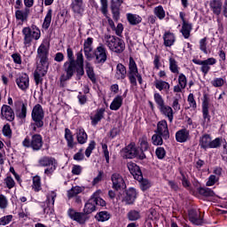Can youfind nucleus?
Returning <instances> with one entry per match:
<instances>
[{
    "instance_id": "obj_5",
    "label": "nucleus",
    "mask_w": 227,
    "mask_h": 227,
    "mask_svg": "<svg viewBox=\"0 0 227 227\" xmlns=\"http://www.w3.org/2000/svg\"><path fill=\"white\" fill-rule=\"evenodd\" d=\"M23 35V43L25 47H31V43H33V40H40V36H42V32L40 28L35 25L31 27H26L22 29Z\"/></svg>"
},
{
    "instance_id": "obj_60",
    "label": "nucleus",
    "mask_w": 227,
    "mask_h": 227,
    "mask_svg": "<svg viewBox=\"0 0 227 227\" xmlns=\"http://www.w3.org/2000/svg\"><path fill=\"white\" fill-rule=\"evenodd\" d=\"M0 208L1 210L8 208V198L3 194H0Z\"/></svg>"
},
{
    "instance_id": "obj_33",
    "label": "nucleus",
    "mask_w": 227,
    "mask_h": 227,
    "mask_svg": "<svg viewBox=\"0 0 227 227\" xmlns=\"http://www.w3.org/2000/svg\"><path fill=\"white\" fill-rule=\"evenodd\" d=\"M123 106V96H116L110 104L111 111H118Z\"/></svg>"
},
{
    "instance_id": "obj_6",
    "label": "nucleus",
    "mask_w": 227,
    "mask_h": 227,
    "mask_svg": "<svg viewBox=\"0 0 227 227\" xmlns=\"http://www.w3.org/2000/svg\"><path fill=\"white\" fill-rule=\"evenodd\" d=\"M128 168L135 180H137V182L140 183V188L143 191H147V189H150V187H152V184H150V181H148V179L143 178V172H141V168H139V166H137L136 163L129 162L128 163Z\"/></svg>"
},
{
    "instance_id": "obj_53",
    "label": "nucleus",
    "mask_w": 227,
    "mask_h": 227,
    "mask_svg": "<svg viewBox=\"0 0 227 227\" xmlns=\"http://www.w3.org/2000/svg\"><path fill=\"white\" fill-rule=\"evenodd\" d=\"M211 84L214 88H222L223 84H226V80H224V78H215L211 82Z\"/></svg>"
},
{
    "instance_id": "obj_43",
    "label": "nucleus",
    "mask_w": 227,
    "mask_h": 227,
    "mask_svg": "<svg viewBox=\"0 0 227 227\" xmlns=\"http://www.w3.org/2000/svg\"><path fill=\"white\" fill-rule=\"evenodd\" d=\"M169 70L172 74H180V67H178V62L173 57L168 59Z\"/></svg>"
},
{
    "instance_id": "obj_64",
    "label": "nucleus",
    "mask_w": 227,
    "mask_h": 227,
    "mask_svg": "<svg viewBox=\"0 0 227 227\" xmlns=\"http://www.w3.org/2000/svg\"><path fill=\"white\" fill-rule=\"evenodd\" d=\"M221 139L220 137H216L215 140H211L209 148H219L221 146Z\"/></svg>"
},
{
    "instance_id": "obj_63",
    "label": "nucleus",
    "mask_w": 227,
    "mask_h": 227,
    "mask_svg": "<svg viewBox=\"0 0 227 227\" xmlns=\"http://www.w3.org/2000/svg\"><path fill=\"white\" fill-rule=\"evenodd\" d=\"M155 154L158 159H164V157H166V150L164 147H158L155 151Z\"/></svg>"
},
{
    "instance_id": "obj_1",
    "label": "nucleus",
    "mask_w": 227,
    "mask_h": 227,
    "mask_svg": "<svg viewBox=\"0 0 227 227\" xmlns=\"http://www.w3.org/2000/svg\"><path fill=\"white\" fill-rule=\"evenodd\" d=\"M67 60L63 64V70L65 74L60 75V82H67L70 81L76 72L78 79H81L84 75V56L82 55V50L76 53V60L74 56V50L68 47L67 49Z\"/></svg>"
},
{
    "instance_id": "obj_11",
    "label": "nucleus",
    "mask_w": 227,
    "mask_h": 227,
    "mask_svg": "<svg viewBox=\"0 0 227 227\" xmlns=\"http://www.w3.org/2000/svg\"><path fill=\"white\" fill-rule=\"evenodd\" d=\"M192 61L195 65H200V72L203 74V75H207L208 72L212 70L211 67H213V65H215V63H217V59H215V58L214 57L208 58L205 60L193 59Z\"/></svg>"
},
{
    "instance_id": "obj_62",
    "label": "nucleus",
    "mask_w": 227,
    "mask_h": 227,
    "mask_svg": "<svg viewBox=\"0 0 227 227\" xmlns=\"http://www.w3.org/2000/svg\"><path fill=\"white\" fill-rule=\"evenodd\" d=\"M2 132L5 137H12V127L10 124H4Z\"/></svg>"
},
{
    "instance_id": "obj_34",
    "label": "nucleus",
    "mask_w": 227,
    "mask_h": 227,
    "mask_svg": "<svg viewBox=\"0 0 227 227\" xmlns=\"http://www.w3.org/2000/svg\"><path fill=\"white\" fill-rule=\"evenodd\" d=\"M192 31V23H190L189 21H184V23L182 24L181 33L184 36V38L187 39L191 36V32Z\"/></svg>"
},
{
    "instance_id": "obj_15",
    "label": "nucleus",
    "mask_w": 227,
    "mask_h": 227,
    "mask_svg": "<svg viewBox=\"0 0 227 227\" xmlns=\"http://www.w3.org/2000/svg\"><path fill=\"white\" fill-rule=\"evenodd\" d=\"M56 198H58V193H56V192L51 191L47 193L45 200L46 207L43 208L44 214H54V203Z\"/></svg>"
},
{
    "instance_id": "obj_29",
    "label": "nucleus",
    "mask_w": 227,
    "mask_h": 227,
    "mask_svg": "<svg viewBox=\"0 0 227 227\" xmlns=\"http://www.w3.org/2000/svg\"><path fill=\"white\" fill-rule=\"evenodd\" d=\"M189 220L192 224H196L197 226H200L203 224V219H201V216H200V212L196 211L194 209H191L189 211Z\"/></svg>"
},
{
    "instance_id": "obj_23",
    "label": "nucleus",
    "mask_w": 227,
    "mask_h": 227,
    "mask_svg": "<svg viewBox=\"0 0 227 227\" xmlns=\"http://www.w3.org/2000/svg\"><path fill=\"white\" fill-rule=\"evenodd\" d=\"M191 137L189 129H182L176 132V141L177 143H187Z\"/></svg>"
},
{
    "instance_id": "obj_45",
    "label": "nucleus",
    "mask_w": 227,
    "mask_h": 227,
    "mask_svg": "<svg viewBox=\"0 0 227 227\" xmlns=\"http://www.w3.org/2000/svg\"><path fill=\"white\" fill-rule=\"evenodd\" d=\"M51 22H52V9H49L44 17L43 29H49L51 27Z\"/></svg>"
},
{
    "instance_id": "obj_26",
    "label": "nucleus",
    "mask_w": 227,
    "mask_h": 227,
    "mask_svg": "<svg viewBox=\"0 0 227 227\" xmlns=\"http://www.w3.org/2000/svg\"><path fill=\"white\" fill-rule=\"evenodd\" d=\"M126 77H127V67H125L121 63L117 64L115 68L114 78L117 81H123V79H126Z\"/></svg>"
},
{
    "instance_id": "obj_46",
    "label": "nucleus",
    "mask_w": 227,
    "mask_h": 227,
    "mask_svg": "<svg viewBox=\"0 0 227 227\" xmlns=\"http://www.w3.org/2000/svg\"><path fill=\"white\" fill-rule=\"evenodd\" d=\"M95 219L99 223H106V221H109V219H111V214L107 211H100L99 213H97Z\"/></svg>"
},
{
    "instance_id": "obj_38",
    "label": "nucleus",
    "mask_w": 227,
    "mask_h": 227,
    "mask_svg": "<svg viewBox=\"0 0 227 227\" xmlns=\"http://www.w3.org/2000/svg\"><path fill=\"white\" fill-rule=\"evenodd\" d=\"M212 141V137L208 134L203 135L200 138V148H203L204 150H207V148H210V143Z\"/></svg>"
},
{
    "instance_id": "obj_58",
    "label": "nucleus",
    "mask_w": 227,
    "mask_h": 227,
    "mask_svg": "<svg viewBox=\"0 0 227 227\" xmlns=\"http://www.w3.org/2000/svg\"><path fill=\"white\" fill-rule=\"evenodd\" d=\"M154 101L156 102L158 106V109L162 107V106H165L164 98H162V96L159 93H154Z\"/></svg>"
},
{
    "instance_id": "obj_47",
    "label": "nucleus",
    "mask_w": 227,
    "mask_h": 227,
    "mask_svg": "<svg viewBox=\"0 0 227 227\" xmlns=\"http://www.w3.org/2000/svg\"><path fill=\"white\" fill-rule=\"evenodd\" d=\"M141 153H145V152L148 151V148H150V144L148 143V137L146 136H143L138 140Z\"/></svg>"
},
{
    "instance_id": "obj_31",
    "label": "nucleus",
    "mask_w": 227,
    "mask_h": 227,
    "mask_svg": "<svg viewBox=\"0 0 227 227\" xmlns=\"http://www.w3.org/2000/svg\"><path fill=\"white\" fill-rule=\"evenodd\" d=\"M65 139L67 141V147L71 150H73V148L77 145V142L74 140V134H72V131L68 128L65 129Z\"/></svg>"
},
{
    "instance_id": "obj_57",
    "label": "nucleus",
    "mask_w": 227,
    "mask_h": 227,
    "mask_svg": "<svg viewBox=\"0 0 227 227\" xmlns=\"http://www.w3.org/2000/svg\"><path fill=\"white\" fill-rule=\"evenodd\" d=\"M199 192L200 194H202V196H207V197L215 196V193L210 188H200Z\"/></svg>"
},
{
    "instance_id": "obj_39",
    "label": "nucleus",
    "mask_w": 227,
    "mask_h": 227,
    "mask_svg": "<svg viewBox=\"0 0 227 227\" xmlns=\"http://www.w3.org/2000/svg\"><path fill=\"white\" fill-rule=\"evenodd\" d=\"M85 70L89 79L95 84V82H97V76L95 75V70L90 62L86 63Z\"/></svg>"
},
{
    "instance_id": "obj_19",
    "label": "nucleus",
    "mask_w": 227,
    "mask_h": 227,
    "mask_svg": "<svg viewBox=\"0 0 227 227\" xmlns=\"http://www.w3.org/2000/svg\"><path fill=\"white\" fill-rule=\"evenodd\" d=\"M1 120L5 121H15V111L8 105H3L1 107Z\"/></svg>"
},
{
    "instance_id": "obj_2",
    "label": "nucleus",
    "mask_w": 227,
    "mask_h": 227,
    "mask_svg": "<svg viewBox=\"0 0 227 227\" xmlns=\"http://www.w3.org/2000/svg\"><path fill=\"white\" fill-rule=\"evenodd\" d=\"M37 54L40 58L41 65H39L35 69L34 78L35 84H40L43 81L42 77L45 76L47 74V70H49V59L47 58V56H49V50L44 43H42L38 47Z\"/></svg>"
},
{
    "instance_id": "obj_30",
    "label": "nucleus",
    "mask_w": 227,
    "mask_h": 227,
    "mask_svg": "<svg viewBox=\"0 0 227 227\" xmlns=\"http://www.w3.org/2000/svg\"><path fill=\"white\" fill-rule=\"evenodd\" d=\"M175 42H176V37L175 34L168 31L163 35V45L165 47H173L175 45Z\"/></svg>"
},
{
    "instance_id": "obj_24",
    "label": "nucleus",
    "mask_w": 227,
    "mask_h": 227,
    "mask_svg": "<svg viewBox=\"0 0 227 227\" xmlns=\"http://www.w3.org/2000/svg\"><path fill=\"white\" fill-rule=\"evenodd\" d=\"M71 10L77 15H82L84 13V2L82 0H72Z\"/></svg>"
},
{
    "instance_id": "obj_36",
    "label": "nucleus",
    "mask_w": 227,
    "mask_h": 227,
    "mask_svg": "<svg viewBox=\"0 0 227 227\" xmlns=\"http://www.w3.org/2000/svg\"><path fill=\"white\" fill-rule=\"evenodd\" d=\"M126 17L130 26H137V24H141L143 20V18L137 14L127 13Z\"/></svg>"
},
{
    "instance_id": "obj_13",
    "label": "nucleus",
    "mask_w": 227,
    "mask_h": 227,
    "mask_svg": "<svg viewBox=\"0 0 227 227\" xmlns=\"http://www.w3.org/2000/svg\"><path fill=\"white\" fill-rule=\"evenodd\" d=\"M94 58L96 65H104L107 61V49L103 43H99L94 51Z\"/></svg>"
},
{
    "instance_id": "obj_56",
    "label": "nucleus",
    "mask_w": 227,
    "mask_h": 227,
    "mask_svg": "<svg viewBox=\"0 0 227 227\" xmlns=\"http://www.w3.org/2000/svg\"><path fill=\"white\" fill-rule=\"evenodd\" d=\"M178 84L181 86V88H186L187 87V76L184 74L183 73L179 74L178 75Z\"/></svg>"
},
{
    "instance_id": "obj_25",
    "label": "nucleus",
    "mask_w": 227,
    "mask_h": 227,
    "mask_svg": "<svg viewBox=\"0 0 227 227\" xmlns=\"http://www.w3.org/2000/svg\"><path fill=\"white\" fill-rule=\"evenodd\" d=\"M159 111L160 114L165 116V118H168L170 123H173V118H174L173 107L168 105H163L159 108Z\"/></svg>"
},
{
    "instance_id": "obj_17",
    "label": "nucleus",
    "mask_w": 227,
    "mask_h": 227,
    "mask_svg": "<svg viewBox=\"0 0 227 227\" xmlns=\"http://www.w3.org/2000/svg\"><path fill=\"white\" fill-rule=\"evenodd\" d=\"M111 182H112V188L114 191H121V189H125L126 187L125 180L123 179V176L118 172L112 174Z\"/></svg>"
},
{
    "instance_id": "obj_51",
    "label": "nucleus",
    "mask_w": 227,
    "mask_h": 227,
    "mask_svg": "<svg viewBox=\"0 0 227 227\" xmlns=\"http://www.w3.org/2000/svg\"><path fill=\"white\" fill-rule=\"evenodd\" d=\"M4 184L7 189H13V187H15V180H13L12 176H7L4 179Z\"/></svg>"
},
{
    "instance_id": "obj_28",
    "label": "nucleus",
    "mask_w": 227,
    "mask_h": 227,
    "mask_svg": "<svg viewBox=\"0 0 227 227\" xmlns=\"http://www.w3.org/2000/svg\"><path fill=\"white\" fill-rule=\"evenodd\" d=\"M123 4V0H116V3L112 1L111 11L114 20H120V7Z\"/></svg>"
},
{
    "instance_id": "obj_12",
    "label": "nucleus",
    "mask_w": 227,
    "mask_h": 227,
    "mask_svg": "<svg viewBox=\"0 0 227 227\" xmlns=\"http://www.w3.org/2000/svg\"><path fill=\"white\" fill-rule=\"evenodd\" d=\"M67 215L72 221H75L78 224H86L90 220V216L85 212H77L74 208L67 210Z\"/></svg>"
},
{
    "instance_id": "obj_4",
    "label": "nucleus",
    "mask_w": 227,
    "mask_h": 227,
    "mask_svg": "<svg viewBox=\"0 0 227 227\" xmlns=\"http://www.w3.org/2000/svg\"><path fill=\"white\" fill-rule=\"evenodd\" d=\"M102 191H96L90 197V199L84 205L83 212L88 215V214H93L97 210V205L99 207H106V200L100 198Z\"/></svg>"
},
{
    "instance_id": "obj_8",
    "label": "nucleus",
    "mask_w": 227,
    "mask_h": 227,
    "mask_svg": "<svg viewBox=\"0 0 227 227\" xmlns=\"http://www.w3.org/2000/svg\"><path fill=\"white\" fill-rule=\"evenodd\" d=\"M128 77L131 86H137V81L139 84H143V77L139 74L137 64H136V60L132 57L129 58Z\"/></svg>"
},
{
    "instance_id": "obj_16",
    "label": "nucleus",
    "mask_w": 227,
    "mask_h": 227,
    "mask_svg": "<svg viewBox=\"0 0 227 227\" xmlns=\"http://www.w3.org/2000/svg\"><path fill=\"white\" fill-rule=\"evenodd\" d=\"M209 106H210V98L207 94H204L202 98V116L204 120L202 123L203 127L210 123V114L208 112Z\"/></svg>"
},
{
    "instance_id": "obj_20",
    "label": "nucleus",
    "mask_w": 227,
    "mask_h": 227,
    "mask_svg": "<svg viewBox=\"0 0 227 227\" xmlns=\"http://www.w3.org/2000/svg\"><path fill=\"white\" fill-rule=\"evenodd\" d=\"M155 134L162 136L163 139H169V129L168 128V121L161 120L157 123V129L154 130Z\"/></svg>"
},
{
    "instance_id": "obj_61",
    "label": "nucleus",
    "mask_w": 227,
    "mask_h": 227,
    "mask_svg": "<svg viewBox=\"0 0 227 227\" xmlns=\"http://www.w3.org/2000/svg\"><path fill=\"white\" fill-rule=\"evenodd\" d=\"M216 182H219V177H218V176H215V175H211V176L208 177L206 185H207V187H212V185H215Z\"/></svg>"
},
{
    "instance_id": "obj_40",
    "label": "nucleus",
    "mask_w": 227,
    "mask_h": 227,
    "mask_svg": "<svg viewBox=\"0 0 227 227\" xmlns=\"http://www.w3.org/2000/svg\"><path fill=\"white\" fill-rule=\"evenodd\" d=\"M91 45H93V38L88 37L83 43V51L86 58H90V52L93 51V47Z\"/></svg>"
},
{
    "instance_id": "obj_44",
    "label": "nucleus",
    "mask_w": 227,
    "mask_h": 227,
    "mask_svg": "<svg viewBox=\"0 0 227 227\" xmlns=\"http://www.w3.org/2000/svg\"><path fill=\"white\" fill-rule=\"evenodd\" d=\"M153 14L159 19V20H164V19H166V11L162 5L154 7Z\"/></svg>"
},
{
    "instance_id": "obj_49",
    "label": "nucleus",
    "mask_w": 227,
    "mask_h": 227,
    "mask_svg": "<svg viewBox=\"0 0 227 227\" xmlns=\"http://www.w3.org/2000/svg\"><path fill=\"white\" fill-rule=\"evenodd\" d=\"M152 143L154 146H161V145H164V137H162V135L155 133L152 137Z\"/></svg>"
},
{
    "instance_id": "obj_41",
    "label": "nucleus",
    "mask_w": 227,
    "mask_h": 227,
    "mask_svg": "<svg viewBox=\"0 0 227 227\" xmlns=\"http://www.w3.org/2000/svg\"><path fill=\"white\" fill-rule=\"evenodd\" d=\"M32 182V191L40 192L42 191V178L39 176H35L33 177Z\"/></svg>"
},
{
    "instance_id": "obj_10",
    "label": "nucleus",
    "mask_w": 227,
    "mask_h": 227,
    "mask_svg": "<svg viewBox=\"0 0 227 227\" xmlns=\"http://www.w3.org/2000/svg\"><path fill=\"white\" fill-rule=\"evenodd\" d=\"M38 164L43 168H46L44 169V175H47V176H51V175H52V173H54L58 168V160H56L55 158L49 156L42 157L38 160Z\"/></svg>"
},
{
    "instance_id": "obj_21",
    "label": "nucleus",
    "mask_w": 227,
    "mask_h": 227,
    "mask_svg": "<svg viewBox=\"0 0 227 227\" xmlns=\"http://www.w3.org/2000/svg\"><path fill=\"white\" fill-rule=\"evenodd\" d=\"M16 84L20 90L26 91L29 88V75L27 74H21L16 78Z\"/></svg>"
},
{
    "instance_id": "obj_54",
    "label": "nucleus",
    "mask_w": 227,
    "mask_h": 227,
    "mask_svg": "<svg viewBox=\"0 0 227 227\" xmlns=\"http://www.w3.org/2000/svg\"><path fill=\"white\" fill-rule=\"evenodd\" d=\"M13 221V215H8L0 218V226H6Z\"/></svg>"
},
{
    "instance_id": "obj_32",
    "label": "nucleus",
    "mask_w": 227,
    "mask_h": 227,
    "mask_svg": "<svg viewBox=\"0 0 227 227\" xmlns=\"http://www.w3.org/2000/svg\"><path fill=\"white\" fill-rule=\"evenodd\" d=\"M154 86L156 90H159V91H165V93H169V88H171L169 82L162 80L155 81Z\"/></svg>"
},
{
    "instance_id": "obj_37",
    "label": "nucleus",
    "mask_w": 227,
    "mask_h": 227,
    "mask_svg": "<svg viewBox=\"0 0 227 227\" xmlns=\"http://www.w3.org/2000/svg\"><path fill=\"white\" fill-rule=\"evenodd\" d=\"M76 139L79 145H86L88 142V134L84 130V129H79L76 131Z\"/></svg>"
},
{
    "instance_id": "obj_3",
    "label": "nucleus",
    "mask_w": 227,
    "mask_h": 227,
    "mask_svg": "<svg viewBox=\"0 0 227 227\" xmlns=\"http://www.w3.org/2000/svg\"><path fill=\"white\" fill-rule=\"evenodd\" d=\"M32 122L29 125V129L33 132H38V129L43 127V118H45V112L42 105L37 104L32 109L31 114Z\"/></svg>"
},
{
    "instance_id": "obj_9",
    "label": "nucleus",
    "mask_w": 227,
    "mask_h": 227,
    "mask_svg": "<svg viewBox=\"0 0 227 227\" xmlns=\"http://www.w3.org/2000/svg\"><path fill=\"white\" fill-rule=\"evenodd\" d=\"M22 145L25 148H31L34 152H40L43 147V137L40 134H35L29 139V137H27L22 141Z\"/></svg>"
},
{
    "instance_id": "obj_42",
    "label": "nucleus",
    "mask_w": 227,
    "mask_h": 227,
    "mask_svg": "<svg viewBox=\"0 0 227 227\" xmlns=\"http://www.w3.org/2000/svg\"><path fill=\"white\" fill-rule=\"evenodd\" d=\"M82 191H84V187L73 186L70 190L67 191L68 200H72V198H75V196H77V194H81Z\"/></svg>"
},
{
    "instance_id": "obj_27",
    "label": "nucleus",
    "mask_w": 227,
    "mask_h": 227,
    "mask_svg": "<svg viewBox=\"0 0 227 227\" xmlns=\"http://www.w3.org/2000/svg\"><path fill=\"white\" fill-rule=\"evenodd\" d=\"M105 113L106 108H98L96 110L95 114L90 116L91 125L93 127H96V125H98V122L102 121Z\"/></svg>"
},
{
    "instance_id": "obj_35",
    "label": "nucleus",
    "mask_w": 227,
    "mask_h": 227,
    "mask_svg": "<svg viewBox=\"0 0 227 227\" xmlns=\"http://www.w3.org/2000/svg\"><path fill=\"white\" fill-rule=\"evenodd\" d=\"M210 8L213 10L215 15H221V10H223V2L221 0H211Z\"/></svg>"
},
{
    "instance_id": "obj_52",
    "label": "nucleus",
    "mask_w": 227,
    "mask_h": 227,
    "mask_svg": "<svg viewBox=\"0 0 227 227\" xmlns=\"http://www.w3.org/2000/svg\"><path fill=\"white\" fill-rule=\"evenodd\" d=\"M141 217V215L139 214V211L137 210H130L128 213V219L129 221H137Z\"/></svg>"
},
{
    "instance_id": "obj_18",
    "label": "nucleus",
    "mask_w": 227,
    "mask_h": 227,
    "mask_svg": "<svg viewBox=\"0 0 227 227\" xmlns=\"http://www.w3.org/2000/svg\"><path fill=\"white\" fill-rule=\"evenodd\" d=\"M16 116L20 120H26L27 116V103H24L22 100L14 102Z\"/></svg>"
},
{
    "instance_id": "obj_50",
    "label": "nucleus",
    "mask_w": 227,
    "mask_h": 227,
    "mask_svg": "<svg viewBox=\"0 0 227 227\" xmlns=\"http://www.w3.org/2000/svg\"><path fill=\"white\" fill-rule=\"evenodd\" d=\"M187 102L193 111H196L198 109V104L196 103V99H194V94L190 93L187 98Z\"/></svg>"
},
{
    "instance_id": "obj_22",
    "label": "nucleus",
    "mask_w": 227,
    "mask_h": 227,
    "mask_svg": "<svg viewBox=\"0 0 227 227\" xmlns=\"http://www.w3.org/2000/svg\"><path fill=\"white\" fill-rule=\"evenodd\" d=\"M137 198V192L134 188H129L126 191V195L124 196L122 201L125 205H134V201Z\"/></svg>"
},
{
    "instance_id": "obj_55",
    "label": "nucleus",
    "mask_w": 227,
    "mask_h": 227,
    "mask_svg": "<svg viewBox=\"0 0 227 227\" xmlns=\"http://www.w3.org/2000/svg\"><path fill=\"white\" fill-rule=\"evenodd\" d=\"M200 50L201 51V52H203L204 54H208V50L207 49V37H204L202 39L200 40Z\"/></svg>"
},
{
    "instance_id": "obj_7",
    "label": "nucleus",
    "mask_w": 227,
    "mask_h": 227,
    "mask_svg": "<svg viewBox=\"0 0 227 227\" xmlns=\"http://www.w3.org/2000/svg\"><path fill=\"white\" fill-rule=\"evenodd\" d=\"M105 43L112 52H116V54H121L125 51V42L120 37L105 35Z\"/></svg>"
},
{
    "instance_id": "obj_59",
    "label": "nucleus",
    "mask_w": 227,
    "mask_h": 227,
    "mask_svg": "<svg viewBox=\"0 0 227 227\" xmlns=\"http://www.w3.org/2000/svg\"><path fill=\"white\" fill-rule=\"evenodd\" d=\"M97 146V143H95L94 140L90 141L88 147L85 150V155L86 157H90L91 153H93V150Z\"/></svg>"
},
{
    "instance_id": "obj_14",
    "label": "nucleus",
    "mask_w": 227,
    "mask_h": 227,
    "mask_svg": "<svg viewBox=\"0 0 227 227\" xmlns=\"http://www.w3.org/2000/svg\"><path fill=\"white\" fill-rule=\"evenodd\" d=\"M124 153L126 159H134V157H138L142 160L144 159H146V154L145 153H139V150L136 147V145L129 144L128 146L124 149Z\"/></svg>"
},
{
    "instance_id": "obj_48",
    "label": "nucleus",
    "mask_w": 227,
    "mask_h": 227,
    "mask_svg": "<svg viewBox=\"0 0 227 227\" xmlns=\"http://www.w3.org/2000/svg\"><path fill=\"white\" fill-rule=\"evenodd\" d=\"M29 15V9L26 8L25 11L18 10L15 12V16L17 20H21L24 22L26 19H27V16Z\"/></svg>"
}]
</instances>
